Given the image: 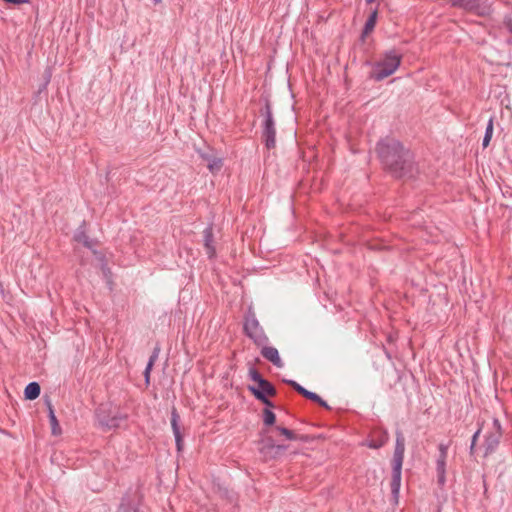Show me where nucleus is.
Returning <instances> with one entry per match:
<instances>
[{"instance_id":"f257e3e1","label":"nucleus","mask_w":512,"mask_h":512,"mask_svg":"<svg viewBox=\"0 0 512 512\" xmlns=\"http://www.w3.org/2000/svg\"><path fill=\"white\" fill-rule=\"evenodd\" d=\"M378 153L390 171L396 176H402L406 165L409 164L410 156L400 143L396 141L381 143L378 146Z\"/></svg>"},{"instance_id":"f03ea898","label":"nucleus","mask_w":512,"mask_h":512,"mask_svg":"<svg viewBox=\"0 0 512 512\" xmlns=\"http://www.w3.org/2000/svg\"><path fill=\"white\" fill-rule=\"evenodd\" d=\"M250 377L255 382V385L249 387L252 394L268 407H273V404L268 399V397L276 395V390L273 385L263 379L259 372L254 369L250 370Z\"/></svg>"},{"instance_id":"7ed1b4c3","label":"nucleus","mask_w":512,"mask_h":512,"mask_svg":"<svg viewBox=\"0 0 512 512\" xmlns=\"http://www.w3.org/2000/svg\"><path fill=\"white\" fill-rule=\"evenodd\" d=\"M400 62L401 57L396 53L390 52L386 54L385 57L376 64L372 74L373 77L376 80H382L392 75L399 67Z\"/></svg>"},{"instance_id":"20e7f679","label":"nucleus","mask_w":512,"mask_h":512,"mask_svg":"<svg viewBox=\"0 0 512 512\" xmlns=\"http://www.w3.org/2000/svg\"><path fill=\"white\" fill-rule=\"evenodd\" d=\"M404 451H405V440L404 437L401 434L397 435L396 438V447L394 451V463L395 467L394 470L396 472L397 478H400V470L403 463L404 458Z\"/></svg>"},{"instance_id":"39448f33","label":"nucleus","mask_w":512,"mask_h":512,"mask_svg":"<svg viewBox=\"0 0 512 512\" xmlns=\"http://www.w3.org/2000/svg\"><path fill=\"white\" fill-rule=\"evenodd\" d=\"M286 449L283 445H276L271 439L260 449L261 454L265 460L275 459L281 456Z\"/></svg>"},{"instance_id":"423d86ee","label":"nucleus","mask_w":512,"mask_h":512,"mask_svg":"<svg viewBox=\"0 0 512 512\" xmlns=\"http://www.w3.org/2000/svg\"><path fill=\"white\" fill-rule=\"evenodd\" d=\"M439 451H440V455L437 460L436 470H437V475H438V482L440 484H444L446 459H447V446H445L444 444H440Z\"/></svg>"},{"instance_id":"0eeeda50","label":"nucleus","mask_w":512,"mask_h":512,"mask_svg":"<svg viewBox=\"0 0 512 512\" xmlns=\"http://www.w3.org/2000/svg\"><path fill=\"white\" fill-rule=\"evenodd\" d=\"M288 383L298 392L300 393L302 396L312 400V401H315V402H318L320 405L322 406H325L327 407V404L325 401H323L316 393H313V392H310L308 390H306L305 388H303L302 386H300L297 382L295 381H288Z\"/></svg>"},{"instance_id":"6e6552de","label":"nucleus","mask_w":512,"mask_h":512,"mask_svg":"<svg viewBox=\"0 0 512 512\" xmlns=\"http://www.w3.org/2000/svg\"><path fill=\"white\" fill-rule=\"evenodd\" d=\"M264 358L272 362L277 367H282L283 362L279 356L278 350L271 346H266L261 351Z\"/></svg>"},{"instance_id":"1a4fd4ad","label":"nucleus","mask_w":512,"mask_h":512,"mask_svg":"<svg viewBox=\"0 0 512 512\" xmlns=\"http://www.w3.org/2000/svg\"><path fill=\"white\" fill-rule=\"evenodd\" d=\"M454 6H460L468 11L480 12L479 0H449Z\"/></svg>"},{"instance_id":"9d476101","label":"nucleus","mask_w":512,"mask_h":512,"mask_svg":"<svg viewBox=\"0 0 512 512\" xmlns=\"http://www.w3.org/2000/svg\"><path fill=\"white\" fill-rule=\"evenodd\" d=\"M204 246L206 249L207 255L212 258L215 256L216 250L213 245V232L212 228H206L204 230Z\"/></svg>"},{"instance_id":"9b49d317","label":"nucleus","mask_w":512,"mask_h":512,"mask_svg":"<svg viewBox=\"0 0 512 512\" xmlns=\"http://www.w3.org/2000/svg\"><path fill=\"white\" fill-rule=\"evenodd\" d=\"M266 146L268 148H272L275 146V129L273 127V121L271 117H269L266 121Z\"/></svg>"},{"instance_id":"f8f14e48","label":"nucleus","mask_w":512,"mask_h":512,"mask_svg":"<svg viewBox=\"0 0 512 512\" xmlns=\"http://www.w3.org/2000/svg\"><path fill=\"white\" fill-rule=\"evenodd\" d=\"M25 398L29 400L36 399L40 394V386L36 382L29 383L24 391Z\"/></svg>"},{"instance_id":"ddd939ff","label":"nucleus","mask_w":512,"mask_h":512,"mask_svg":"<svg viewBox=\"0 0 512 512\" xmlns=\"http://www.w3.org/2000/svg\"><path fill=\"white\" fill-rule=\"evenodd\" d=\"M49 420L51 425V432L55 436H59L62 433L60 424L55 416L52 405L49 404Z\"/></svg>"},{"instance_id":"4468645a","label":"nucleus","mask_w":512,"mask_h":512,"mask_svg":"<svg viewBox=\"0 0 512 512\" xmlns=\"http://www.w3.org/2000/svg\"><path fill=\"white\" fill-rule=\"evenodd\" d=\"M376 20H377V11H373L370 15V17L368 18V20L366 21V24H365V27H364V34L365 35H368L369 33H371L375 27V24H376Z\"/></svg>"},{"instance_id":"2eb2a0df","label":"nucleus","mask_w":512,"mask_h":512,"mask_svg":"<svg viewBox=\"0 0 512 512\" xmlns=\"http://www.w3.org/2000/svg\"><path fill=\"white\" fill-rule=\"evenodd\" d=\"M276 430L283 436H285L289 440H302L303 437L295 434L293 431L284 428V427H276Z\"/></svg>"},{"instance_id":"dca6fc26","label":"nucleus","mask_w":512,"mask_h":512,"mask_svg":"<svg viewBox=\"0 0 512 512\" xmlns=\"http://www.w3.org/2000/svg\"><path fill=\"white\" fill-rule=\"evenodd\" d=\"M492 135H493V119L491 118L488 121V124H487V127H486L485 136H484V139H483V147L484 148H486L489 145L490 140L492 138Z\"/></svg>"},{"instance_id":"f3484780","label":"nucleus","mask_w":512,"mask_h":512,"mask_svg":"<svg viewBox=\"0 0 512 512\" xmlns=\"http://www.w3.org/2000/svg\"><path fill=\"white\" fill-rule=\"evenodd\" d=\"M275 420H276L275 414L271 410L265 409L264 415H263L264 424L272 425L275 423Z\"/></svg>"},{"instance_id":"a211bd4d","label":"nucleus","mask_w":512,"mask_h":512,"mask_svg":"<svg viewBox=\"0 0 512 512\" xmlns=\"http://www.w3.org/2000/svg\"><path fill=\"white\" fill-rule=\"evenodd\" d=\"M179 418L180 417H179L176 409H173L172 413H171V426H172L174 434H176V432H180V428L178 426Z\"/></svg>"},{"instance_id":"6ab92c4d","label":"nucleus","mask_w":512,"mask_h":512,"mask_svg":"<svg viewBox=\"0 0 512 512\" xmlns=\"http://www.w3.org/2000/svg\"><path fill=\"white\" fill-rule=\"evenodd\" d=\"M153 364H154V357H151V359H150L149 363L147 364V367L144 371L145 381H146L147 385L149 384L150 373H151Z\"/></svg>"},{"instance_id":"aec40b11","label":"nucleus","mask_w":512,"mask_h":512,"mask_svg":"<svg viewBox=\"0 0 512 512\" xmlns=\"http://www.w3.org/2000/svg\"><path fill=\"white\" fill-rule=\"evenodd\" d=\"M174 436H175V440H176L177 450L181 451L182 448H183V437H182V434H181V432H176V434H174Z\"/></svg>"},{"instance_id":"412c9836","label":"nucleus","mask_w":512,"mask_h":512,"mask_svg":"<svg viewBox=\"0 0 512 512\" xmlns=\"http://www.w3.org/2000/svg\"><path fill=\"white\" fill-rule=\"evenodd\" d=\"M118 512H138L137 509L130 505H121Z\"/></svg>"},{"instance_id":"4be33fe9","label":"nucleus","mask_w":512,"mask_h":512,"mask_svg":"<svg viewBox=\"0 0 512 512\" xmlns=\"http://www.w3.org/2000/svg\"><path fill=\"white\" fill-rule=\"evenodd\" d=\"M7 3H12L14 5L26 4L29 3V0H4Z\"/></svg>"},{"instance_id":"5701e85b","label":"nucleus","mask_w":512,"mask_h":512,"mask_svg":"<svg viewBox=\"0 0 512 512\" xmlns=\"http://www.w3.org/2000/svg\"><path fill=\"white\" fill-rule=\"evenodd\" d=\"M221 167V163L218 161V162H214L212 164H209V169L210 170H214L215 168L216 169H219Z\"/></svg>"},{"instance_id":"b1692460","label":"nucleus","mask_w":512,"mask_h":512,"mask_svg":"<svg viewBox=\"0 0 512 512\" xmlns=\"http://www.w3.org/2000/svg\"><path fill=\"white\" fill-rule=\"evenodd\" d=\"M479 433H480V430H478V431L474 434V436H473L472 444H471V450H473V448H474V445H475V443H476V440H477V437H478Z\"/></svg>"},{"instance_id":"393cba45","label":"nucleus","mask_w":512,"mask_h":512,"mask_svg":"<svg viewBox=\"0 0 512 512\" xmlns=\"http://www.w3.org/2000/svg\"><path fill=\"white\" fill-rule=\"evenodd\" d=\"M370 448L377 449L380 446H382V443L376 444L375 442L371 441L368 445Z\"/></svg>"},{"instance_id":"a878e982","label":"nucleus","mask_w":512,"mask_h":512,"mask_svg":"<svg viewBox=\"0 0 512 512\" xmlns=\"http://www.w3.org/2000/svg\"><path fill=\"white\" fill-rule=\"evenodd\" d=\"M493 423H494V426H495V427H497V428H499V427H500V424H499V421H498V420H496V419H495V420L493 421Z\"/></svg>"},{"instance_id":"bb28decb","label":"nucleus","mask_w":512,"mask_h":512,"mask_svg":"<svg viewBox=\"0 0 512 512\" xmlns=\"http://www.w3.org/2000/svg\"><path fill=\"white\" fill-rule=\"evenodd\" d=\"M366 1H367V3H372V2H374L375 0H366Z\"/></svg>"},{"instance_id":"cd10ccee","label":"nucleus","mask_w":512,"mask_h":512,"mask_svg":"<svg viewBox=\"0 0 512 512\" xmlns=\"http://www.w3.org/2000/svg\"><path fill=\"white\" fill-rule=\"evenodd\" d=\"M156 2L158 3V2H160V0H156Z\"/></svg>"}]
</instances>
